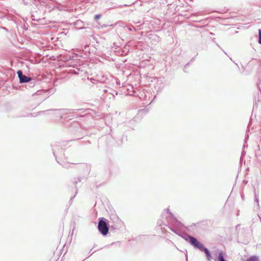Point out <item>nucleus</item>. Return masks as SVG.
Returning a JSON list of instances; mask_svg holds the SVG:
<instances>
[{
    "label": "nucleus",
    "instance_id": "nucleus-14",
    "mask_svg": "<svg viewBox=\"0 0 261 261\" xmlns=\"http://www.w3.org/2000/svg\"><path fill=\"white\" fill-rule=\"evenodd\" d=\"M23 4L24 5H28L29 4H33V5H36V3H37L36 0H22Z\"/></svg>",
    "mask_w": 261,
    "mask_h": 261
},
{
    "label": "nucleus",
    "instance_id": "nucleus-21",
    "mask_svg": "<svg viewBox=\"0 0 261 261\" xmlns=\"http://www.w3.org/2000/svg\"><path fill=\"white\" fill-rule=\"evenodd\" d=\"M190 65V62H188L187 64H186L185 66H184V72H186V69L187 68H188L189 66Z\"/></svg>",
    "mask_w": 261,
    "mask_h": 261
},
{
    "label": "nucleus",
    "instance_id": "nucleus-35",
    "mask_svg": "<svg viewBox=\"0 0 261 261\" xmlns=\"http://www.w3.org/2000/svg\"><path fill=\"white\" fill-rule=\"evenodd\" d=\"M246 147H247L246 146H245V145H243V148L244 149V148H245Z\"/></svg>",
    "mask_w": 261,
    "mask_h": 261
},
{
    "label": "nucleus",
    "instance_id": "nucleus-11",
    "mask_svg": "<svg viewBox=\"0 0 261 261\" xmlns=\"http://www.w3.org/2000/svg\"><path fill=\"white\" fill-rule=\"evenodd\" d=\"M72 24L75 28L79 30H82L86 28L84 22L80 19L73 22Z\"/></svg>",
    "mask_w": 261,
    "mask_h": 261
},
{
    "label": "nucleus",
    "instance_id": "nucleus-8",
    "mask_svg": "<svg viewBox=\"0 0 261 261\" xmlns=\"http://www.w3.org/2000/svg\"><path fill=\"white\" fill-rule=\"evenodd\" d=\"M17 74L19 79V83L20 84L27 83L30 81L31 77L26 76L23 74L21 70H18L17 71Z\"/></svg>",
    "mask_w": 261,
    "mask_h": 261
},
{
    "label": "nucleus",
    "instance_id": "nucleus-20",
    "mask_svg": "<svg viewBox=\"0 0 261 261\" xmlns=\"http://www.w3.org/2000/svg\"><path fill=\"white\" fill-rule=\"evenodd\" d=\"M254 201L255 202L257 203V205L258 207H259V199L257 197L256 195H255V197H254Z\"/></svg>",
    "mask_w": 261,
    "mask_h": 261
},
{
    "label": "nucleus",
    "instance_id": "nucleus-40",
    "mask_svg": "<svg viewBox=\"0 0 261 261\" xmlns=\"http://www.w3.org/2000/svg\"><path fill=\"white\" fill-rule=\"evenodd\" d=\"M260 221H261V218H260Z\"/></svg>",
    "mask_w": 261,
    "mask_h": 261
},
{
    "label": "nucleus",
    "instance_id": "nucleus-18",
    "mask_svg": "<svg viewBox=\"0 0 261 261\" xmlns=\"http://www.w3.org/2000/svg\"><path fill=\"white\" fill-rule=\"evenodd\" d=\"M102 15L100 14H96L94 16V20L95 21H97L101 17Z\"/></svg>",
    "mask_w": 261,
    "mask_h": 261
},
{
    "label": "nucleus",
    "instance_id": "nucleus-2",
    "mask_svg": "<svg viewBox=\"0 0 261 261\" xmlns=\"http://www.w3.org/2000/svg\"><path fill=\"white\" fill-rule=\"evenodd\" d=\"M192 242L193 244L191 246L193 247L194 248L204 252L207 261H211L213 259L212 253L211 251L204 246L203 244L199 241L197 239Z\"/></svg>",
    "mask_w": 261,
    "mask_h": 261
},
{
    "label": "nucleus",
    "instance_id": "nucleus-29",
    "mask_svg": "<svg viewBox=\"0 0 261 261\" xmlns=\"http://www.w3.org/2000/svg\"><path fill=\"white\" fill-rule=\"evenodd\" d=\"M215 38H214V39H213V41L216 43V45H217L219 47H220V45H219V44H218V43H216V41L215 40Z\"/></svg>",
    "mask_w": 261,
    "mask_h": 261
},
{
    "label": "nucleus",
    "instance_id": "nucleus-28",
    "mask_svg": "<svg viewBox=\"0 0 261 261\" xmlns=\"http://www.w3.org/2000/svg\"><path fill=\"white\" fill-rule=\"evenodd\" d=\"M258 36H259V37H261V29H259L258 30Z\"/></svg>",
    "mask_w": 261,
    "mask_h": 261
},
{
    "label": "nucleus",
    "instance_id": "nucleus-13",
    "mask_svg": "<svg viewBox=\"0 0 261 261\" xmlns=\"http://www.w3.org/2000/svg\"><path fill=\"white\" fill-rule=\"evenodd\" d=\"M27 83H28V86L29 87L33 88L35 86L36 84V79L31 77L30 81L28 82Z\"/></svg>",
    "mask_w": 261,
    "mask_h": 261
},
{
    "label": "nucleus",
    "instance_id": "nucleus-12",
    "mask_svg": "<svg viewBox=\"0 0 261 261\" xmlns=\"http://www.w3.org/2000/svg\"><path fill=\"white\" fill-rule=\"evenodd\" d=\"M148 37L149 39H152L156 42H158L160 40V37L156 34H150Z\"/></svg>",
    "mask_w": 261,
    "mask_h": 261
},
{
    "label": "nucleus",
    "instance_id": "nucleus-16",
    "mask_svg": "<svg viewBox=\"0 0 261 261\" xmlns=\"http://www.w3.org/2000/svg\"><path fill=\"white\" fill-rule=\"evenodd\" d=\"M126 28L129 31H136V29L133 25L126 26Z\"/></svg>",
    "mask_w": 261,
    "mask_h": 261
},
{
    "label": "nucleus",
    "instance_id": "nucleus-33",
    "mask_svg": "<svg viewBox=\"0 0 261 261\" xmlns=\"http://www.w3.org/2000/svg\"><path fill=\"white\" fill-rule=\"evenodd\" d=\"M113 92L115 93V95H117L118 94V92L117 91H113Z\"/></svg>",
    "mask_w": 261,
    "mask_h": 261
},
{
    "label": "nucleus",
    "instance_id": "nucleus-36",
    "mask_svg": "<svg viewBox=\"0 0 261 261\" xmlns=\"http://www.w3.org/2000/svg\"><path fill=\"white\" fill-rule=\"evenodd\" d=\"M94 2L97 3L98 1V0H94Z\"/></svg>",
    "mask_w": 261,
    "mask_h": 261
},
{
    "label": "nucleus",
    "instance_id": "nucleus-5",
    "mask_svg": "<svg viewBox=\"0 0 261 261\" xmlns=\"http://www.w3.org/2000/svg\"><path fill=\"white\" fill-rule=\"evenodd\" d=\"M65 66L66 67H72L74 69H71L69 72L73 74H79L80 68L78 67L77 62L73 59H70L65 63Z\"/></svg>",
    "mask_w": 261,
    "mask_h": 261
},
{
    "label": "nucleus",
    "instance_id": "nucleus-10",
    "mask_svg": "<svg viewBox=\"0 0 261 261\" xmlns=\"http://www.w3.org/2000/svg\"><path fill=\"white\" fill-rule=\"evenodd\" d=\"M226 255L222 251H220L218 252L217 256L214 258L215 261H227L225 258Z\"/></svg>",
    "mask_w": 261,
    "mask_h": 261
},
{
    "label": "nucleus",
    "instance_id": "nucleus-19",
    "mask_svg": "<svg viewBox=\"0 0 261 261\" xmlns=\"http://www.w3.org/2000/svg\"><path fill=\"white\" fill-rule=\"evenodd\" d=\"M82 177H79L77 178V179L75 178V180L74 181V184L76 185L79 182H81L82 180Z\"/></svg>",
    "mask_w": 261,
    "mask_h": 261
},
{
    "label": "nucleus",
    "instance_id": "nucleus-37",
    "mask_svg": "<svg viewBox=\"0 0 261 261\" xmlns=\"http://www.w3.org/2000/svg\"><path fill=\"white\" fill-rule=\"evenodd\" d=\"M123 138H126V136H125L124 135H123Z\"/></svg>",
    "mask_w": 261,
    "mask_h": 261
},
{
    "label": "nucleus",
    "instance_id": "nucleus-31",
    "mask_svg": "<svg viewBox=\"0 0 261 261\" xmlns=\"http://www.w3.org/2000/svg\"><path fill=\"white\" fill-rule=\"evenodd\" d=\"M193 21H196V22H199V21H200L201 20H198V19H193Z\"/></svg>",
    "mask_w": 261,
    "mask_h": 261
},
{
    "label": "nucleus",
    "instance_id": "nucleus-6",
    "mask_svg": "<svg viewBox=\"0 0 261 261\" xmlns=\"http://www.w3.org/2000/svg\"><path fill=\"white\" fill-rule=\"evenodd\" d=\"M58 145H56V144L51 145L53 152L54 155L55 156V157L56 158V161L58 162V163L62 165V166L64 168H70L71 166L73 164V163H68V162L65 163L64 161L60 162L58 160V159L57 157L56 154L57 148L58 147Z\"/></svg>",
    "mask_w": 261,
    "mask_h": 261
},
{
    "label": "nucleus",
    "instance_id": "nucleus-23",
    "mask_svg": "<svg viewBox=\"0 0 261 261\" xmlns=\"http://www.w3.org/2000/svg\"><path fill=\"white\" fill-rule=\"evenodd\" d=\"M103 93H108L109 92V93L111 94H113L114 95V93H111V92H109V90L108 89H105L103 90Z\"/></svg>",
    "mask_w": 261,
    "mask_h": 261
},
{
    "label": "nucleus",
    "instance_id": "nucleus-32",
    "mask_svg": "<svg viewBox=\"0 0 261 261\" xmlns=\"http://www.w3.org/2000/svg\"><path fill=\"white\" fill-rule=\"evenodd\" d=\"M194 60H195L194 57L192 58V59H191V61H190V62H192V61H194Z\"/></svg>",
    "mask_w": 261,
    "mask_h": 261
},
{
    "label": "nucleus",
    "instance_id": "nucleus-30",
    "mask_svg": "<svg viewBox=\"0 0 261 261\" xmlns=\"http://www.w3.org/2000/svg\"><path fill=\"white\" fill-rule=\"evenodd\" d=\"M258 43L261 44V37L258 38Z\"/></svg>",
    "mask_w": 261,
    "mask_h": 261
},
{
    "label": "nucleus",
    "instance_id": "nucleus-3",
    "mask_svg": "<svg viewBox=\"0 0 261 261\" xmlns=\"http://www.w3.org/2000/svg\"><path fill=\"white\" fill-rule=\"evenodd\" d=\"M97 228L101 234L106 236L109 231V221L105 218L100 217L98 220Z\"/></svg>",
    "mask_w": 261,
    "mask_h": 261
},
{
    "label": "nucleus",
    "instance_id": "nucleus-38",
    "mask_svg": "<svg viewBox=\"0 0 261 261\" xmlns=\"http://www.w3.org/2000/svg\"><path fill=\"white\" fill-rule=\"evenodd\" d=\"M82 166H84V167H87V166L86 165H84V164H83Z\"/></svg>",
    "mask_w": 261,
    "mask_h": 261
},
{
    "label": "nucleus",
    "instance_id": "nucleus-4",
    "mask_svg": "<svg viewBox=\"0 0 261 261\" xmlns=\"http://www.w3.org/2000/svg\"><path fill=\"white\" fill-rule=\"evenodd\" d=\"M81 109H50L48 110L46 112L48 111H55L56 112V114L58 116H59L61 119L63 118V116L64 115H66L68 114H72L75 112V111L81 110Z\"/></svg>",
    "mask_w": 261,
    "mask_h": 261
},
{
    "label": "nucleus",
    "instance_id": "nucleus-34",
    "mask_svg": "<svg viewBox=\"0 0 261 261\" xmlns=\"http://www.w3.org/2000/svg\"><path fill=\"white\" fill-rule=\"evenodd\" d=\"M186 261H188V255L187 254H186Z\"/></svg>",
    "mask_w": 261,
    "mask_h": 261
},
{
    "label": "nucleus",
    "instance_id": "nucleus-17",
    "mask_svg": "<svg viewBox=\"0 0 261 261\" xmlns=\"http://www.w3.org/2000/svg\"><path fill=\"white\" fill-rule=\"evenodd\" d=\"M75 194H74V195L73 196L71 197L70 198V200H69V202H70V203H71V202H72V201L73 199L75 198V197L76 196V194H77L78 190H77V188H76V186L75 187Z\"/></svg>",
    "mask_w": 261,
    "mask_h": 261
},
{
    "label": "nucleus",
    "instance_id": "nucleus-22",
    "mask_svg": "<svg viewBox=\"0 0 261 261\" xmlns=\"http://www.w3.org/2000/svg\"><path fill=\"white\" fill-rule=\"evenodd\" d=\"M112 25H113V24L108 25V24H102V25H101V28H105L108 27V26H112Z\"/></svg>",
    "mask_w": 261,
    "mask_h": 261
},
{
    "label": "nucleus",
    "instance_id": "nucleus-9",
    "mask_svg": "<svg viewBox=\"0 0 261 261\" xmlns=\"http://www.w3.org/2000/svg\"><path fill=\"white\" fill-rule=\"evenodd\" d=\"M69 125L71 130L74 133H81L82 132V124L79 122L73 121L70 123Z\"/></svg>",
    "mask_w": 261,
    "mask_h": 261
},
{
    "label": "nucleus",
    "instance_id": "nucleus-24",
    "mask_svg": "<svg viewBox=\"0 0 261 261\" xmlns=\"http://www.w3.org/2000/svg\"><path fill=\"white\" fill-rule=\"evenodd\" d=\"M115 228L114 226L112 225L111 226H109V230H110V231H112V230H114Z\"/></svg>",
    "mask_w": 261,
    "mask_h": 261
},
{
    "label": "nucleus",
    "instance_id": "nucleus-27",
    "mask_svg": "<svg viewBox=\"0 0 261 261\" xmlns=\"http://www.w3.org/2000/svg\"><path fill=\"white\" fill-rule=\"evenodd\" d=\"M245 153H246V152L244 151H242V155H241V159L245 155Z\"/></svg>",
    "mask_w": 261,
    "mask_h": 261
},
{
    "label": "nucleus",
    "instance_id": "nucleus-39",
    "mask_svg": "<svg viewBox=\"0 0 261 261\" xmlns=\"http://www.w3.org/2000/svg\"><path fill=\"white\" fill-rule=\"evenodd\" d=\"M158 223L160 225H161V224L159 223V222L158 221Z\"/></svg>",
    "mask_w": 261,
    "mask_h": 261
},
{
    "label": "nucleus",
    "instance_id": "nucleus-7",
    "mask_svg": "<svg viewBox=\"0 0 261 261\" xmlns=\"http://www.w3.org/2000/svg\"><path fill=\"white\" fill-rule=\"evenodd\" d=\"M33 8L31 9V14L32 20L39 22L41 20V17L39 15V9L37 7V3L34 5Z\"/></svg>",
    "mask_w": 261,
    "mask_h": 261
},
{
    "label": "nucleus",
    "instance_id": "nucleus-1",
    "mask_svg": "<svg viewBox=\"0 0 261 261\" xmlns=\"http://www.w3.org/2000/svg\"><path fill=\"white\" fill-rule=\"evenodd\" d=\"M162 216L163 217H166V221L163 222V224L167 225V223L168 224L172 225V226L169 227L172 231L184 239L191 245H192V241H195L197 238L181 231V229L184 227V224L175 217L168 208L164 211Z\"/></svg>",
    "mask_w": 261,
    "mask_h": 261
},
{
    "label": "nucleus",
    "instance_id": "nucleus-15",
    "mask_svg": "<svg viewBox=\"0 0 261 261\" xmlns=\"http://www.w3.org/2000/svg\"><path fill=\"white\" fill-rule=\"evenodd\" d=\"M246 261H259V258L256 255H252L248 257Z\"/></svg>",
    "mask_w": 261,
    "mask_h": 261
},
{
    "label": "nucleus",
    "instance_id": "nucleus-25",
    "mask_svg": "<svg viewBox=\"0 0 261 261\" xmlns=\"http://www.w3.org/2000/svg\"><path fill=\"white\" fill-rule=\"evenodd\" d=\"M1 28L2 29H3V30H5V31L7 32H9L8 29L6 27H1Z\"/></svg>",
    "mask_w": 261,
    "mask_h": 261
},
{
    "label": "nucleus",
    "instance_id": "nucleus-26",
    "mask_svg": "<svg viewBox=\"0 0 261 261\" xmlns=\"http://www.w3.org/2000/svg\"><path fill=\"white\" fill-rule=\"evenodd\" d=\"M195 16H196V17H198V15H197L196 14H191V18H193V17H195Z\"/></svg>",
    "mask_w": 261,
    "mask_h": 261
}]
</instances>
